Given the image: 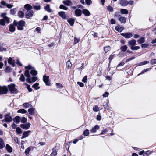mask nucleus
Wrapping results in <instances>:
<instances>
[{"mask_svg": "<svg viewBox=\"0 0 156 156\" xmlns=\"http://www.w3.org/2000/svg\"><path fill=\"white\" fill-rule=\"evenodd\" d=\"M14 25L17 26V29L18 30H23V27L25 26V22L23 20H21L18 23L14 20L13 22Z\"/></svg>", "mask_w": 156, "mask_h": 156, "instance_id": "obj_1", "label": "nucleus"}, {"mask_svg": "<svg viewBox=\"0 0 156 156\" xmlns=\"http://www.w3.org/2000/svg\"><path fill=\"white\" fill-rule=\"evenodd\" d=\"M9 91L13 94H16L18 92L17 90L15 88V85L11 83L8 86Z\"/></svg>", "mask_w": 156, "mask_h": 156, "instance_id": "obj_2", "label": "nucleus"}, {"mask_svg": "<svg viewBox=\"0 0 156 156\" xmlns=\"http://www.w3.org/2000/svg\"><path fill=\"white\" fill-rule=\"evenodd\" d=\"M25 69H26L25 71L24 74L26 77H30V75L28 70L34 69V68L32 67L30 65H29L28 66H25Z\"/></svg>", "mask_w": 156, "mask_h": 156, "instance_id": "obj_3", "label": "nucleus"}, {"mask_svg": "<svg viewBox=\"0 0 156 156\" xmlns=\"http://www.w3.org/2000/svg\"><path fill=\"white\" fill-rule=\"evenodd\" d=\"M8 91V89L6 86H0V94H5Z\"/></svg>", "mask_w": 156, "mask_h": 156, "instance_id": "obj_4", "label": "nucleus"}, {"mask_svg": "<svg viewBox=\"0 0 156 156\" xmlns=\"http://www.w3.org/2000/svg\"><path fill=\"white\" fill-rule=\"evenodd\" d=\"M10 113H9L6 114L4 117V121L7 122H10L12 120V118L11 116L10 115Z\"/></svg>", "mask_w": 156, "mask_h": 156, "instance_id": "obj_5", "label": "nucleus"}, {"mask_svg": "<svg viewBox=\"0 0 156 156\" xmlns=\"http://www.w3.org/2000/svg\"><path fill=\"white\" fill-rule=\"evenodd\" d=\"M121 35L126 38H130L133 36V34L130 32L122 33L120 34Z\"/></svg>", "mask_w": 156, "mask_h": 156, "instance_id": "obj_6", "label": "nucleus"}, {"mask_svg": "<svg viewBox=\"0 0 156 156\" xmlns=\"http://www.w3.org/2000/svg\"><path fill=\"white\" fill-rule=\"evenodd\" d=\"M34 14L33 11L32 10L27 11L26 13L25 16L27 18L29 19L30 18L32 17Z\"/></svg>", "mask_w": 156, "mask_h": 156, "instance_id": "obj_7", "label": "nucleus"}, {"mask_svg": "<svg viewBox=\"0 0 156 156\" xmlns=\"http://www.w3.org/2000/svg\"><path fill=\"white\" fill-rule=\"evenodd\" d=\"M49 76L44 75L43 76V80L45 82V84L47 86H49L50 85V83L49 80Z\"/></svg>", "mask_w": 156, "mask_h": 156, "instance_id": "obj_8", "label": "nucleus"}, {"mask_svg": "<svg viewBox=\"0 0 156 156\" xmlns=\"http://www.w3.org/2000/svg\"><path fill=\"white\" fill-rule=\"evenodd\" d=\"M30 124L27 123L26 124H22L20 125V126L22 129L25 130H27L29 129L30 127Z\"/></svg>", "mask_w": 156, "mask_h": 156, "instance_id": "obj_9", "label": "nucleus"}, {"mask_svg": "<svg viewBox=\"0 0 156 156\" xmlns=\"http://www.w3.org/2000/svg\"><path fill=\"white\" fill-rule=\"evenodd\" d=\"M119 3L122 6H126L128 5V1L126 0H120Z\"/></svg>", "mask_w": 156, "mask_h": 156, "instance_id": "obj_10", "label": "nucleus"}, {"mask_svg": "<svg viewBox=\"0 0 156 156\" xmlns=\"http://www.w3.org/2000/svg\"><path fill=\"white\" fill-rule=\"evenodd\" d=\"M128 43L129 46H134L136 44V41L134 39H132L129 41L128 42Z\"/></svg>", "mask_w": 156, "mask_h": 156, "instance_id": "obj_11", "label": "nucleus"}, {"mask_svg": "<svg viewBox=\"0 0 156 156\" xmlns=\"http://www.w3.org/2000/svg\"><path fill=\"white\" fill-rule=\"evenodd\" d=\"M8 62L9 64L12 65L13 67L15 66V61L13 60L12 58L9 57V58L8 59Z\"/></svg>", "mask_w": 156, "mask_h": 156, "instance_id": "obj_12", "label": "nucleus"}, {"mask_svg": "<svg viewBox=\"0 0 156 156\" xmlns=\"http://www.w3.org/2000/svg\"><path fill=\"white\" fill-rule=\"evenodd\" d=\"M115 30L119 32H121L124 29V28L121 26L118 25L115 27Z\"/></svg>", "mask_w": 156, "mask_h": 156, "instance_id": "obj_13", "label": "nucleus"}, {"mask_svg": "<svg viewBox=\"0 0 156 156\" xmlns=\"http://www.w3.org/2000/svg\"><path fill=\"white\" fill-rule=\"evenodd\" d=\"M82 12L86 16H89L90 15V13L87 9H84L82 10Z\"/></svg>", "mask_w": 156, "mask_h": 156, "instance_id": "obj_14", "label": "nucleus"}, {"mask_svg": "<svg viewBox=\"0 0 156 156\" xmlns=\"http://www.w3.org/2000/svg\"><path fill=\"white\" fill-rule=\"evenodd\" d=\"M62 3L63 4L67 6H69L72 5V2L70 0H64L63 1Z\"/></svg>", "mask_w": 156, "mask_h": 156, "instance_id": "obj_15", "label": "nucleus"}, {"mask_svg": "<svg viewBox=\"0 0 156 156\" xmlns=\"http://www.w3.org/2000/svg\"><path fill=\"white\" fill-rule=\"evenodd\" d=\"M75 13L76 16H80L82 14V11L80 9H77L75 10Z\"/></svg>", "mask_w": 156, "mask_h": 156, "instance_id": "obj_16", "label": "nucleus"}, {"mask_svg": "<svg viewBox=\"0 0 156 156\" xmlns=\"http://www.w3.org/2000/svg\"><path fill=\"white\" fill-rule=\"evenodd\" d=\"M44 9L45 11L49 13L51 12L52 11V9L50 8V5L49 4H47L45 6Z\"/></svg>", "mask_w": 156, "mask_h": 156, "instance_id": "obj_17", "label": "nucleus"}, {"mask_svg": "<svg viewBox=\"0 0 156 156\" xmlns=\"http://www.w3.org/2000/svg\"><path fill=\"white\" fill-rule=\"evenodd\" d=\"M5 148L6 150L9 153H11L12 151V148L8 144H6Z\"/></svg>", "mask_w": 156, "mask_h": 156, "instance_id": "obj_18", "label": "nucleus"}, {"mask_svg": "<svg viewBox=\"0 0 156 156\" xmlns=\"http://www.w3.org/2000/svg\"><path fill=\"white\" fill-rule=\"evenodd\" d=\"M21 118L20 116H17L15 117L13 119V121L17 124H18L20 122Z\"/></svg>", "mask_w": 156, "mask_h": 156, "instance_id": "obj_19", "label": "nucleus"}, {"mask_svg": "<svg viewBox=\"0 0 156 156\" xmlns=\"http://www.w3.org/2000/svg\"><path fill=\"white\" fill-rule=\"evenodd\" d=\"M100 127L98 125H95L94 127H93L91 130H90V131L92 133H95L97 129H99Z\"/></svg>", "mask_w": 156, "mask_h": 156, "instance_id": "obj_20", "label": "nucleus"}, {"mask_svg": "<svg viewBox=\"0 0 156 156\" xmlns=\"http://www.w3.org/2000/svg\"><path fill=\"white\" fill-rule=\"evenodd\" d=\"M58 14L62 19H66V16L65 13L63 11H61L58 12Z\"/></svg>", "mask_w": 156, "mask_h": 156, "instance_id": "obj_21", "label": "nucleus"}, {"mask_svg": "<svg viewBox=\"0 0 156 156\" xmlns=\"http://www.w3.org/2000/svg\"><path fill=\"white\" fill-rule=\"evenodd\" d=\"M15 30V28L14 26L13 25L10 24L9 25V30L10 32L13 33L14 32Z\"/></svg>", "mask_w": 156, "mask_h": 156, "instance_id": "obj_22", "label": "nucleus"}, {"mask_svg": "<svg viewBox=\"0 0 156 156\" xmlns=\"http://www.w3.org/2000/svg\"><path fill=\"white\" fill-rule=\"evenodd\" d=\"M30 132V131H25L23 133V136L21 137V139H23L28 136L29 135V133Z\"/></svg>", "mask_w": 156, "mask_h": 156, "instance_id": "obj_23", "label": "nucleus"}, {"mask_svg": "<svg viewBox=\"0 0 156 156\" xmlns=\"http://www.w3.org/2000/svg\"><path fill=\"white\" fill-rule=\"evenodd\" d=\"M5 147V144L3 140L0 138V149H2Z\"/></svg>", "mask_w": 156, "mask_h": 156, "instance_id": "obj_24", "label": "nucleus"}, {"mask_svg": "<svg viewBox=\"0 0 156 156\" xmlns=\"http://www.w3.org/2000/svg\"><path fill=\"white\" fill-rule=\"evenodd\" d=\"M119 20L121 23H124L126 21V18L124 17H121L119 18Z\"/></svg>", "mask_w": 156, "mask_h": 156, "instance_id": "obj_25", "label": "nucleus"}, {"mask_svg": "<svg viewBox=\"0 0 156 156\" xmlns=\"http://www.w3.org/2000/svg\"><path fill=\"white\" fill-rule=\"evenodd\" d=\"M35 110V109L34 108H31L29 109L28 111L30 115H33L34 114Z\"/></svg>", "mask_w": 156, "mask_h": 156, "instance_id": "obj_26", "label": "nucleus"}, {"mask_svg": "<svg viewBox=\"0 0 156 156\" xmlns=\"http://www.w3.org/2000/svg\"><path fill=\"white\" fill-rule=\"evenodd\" d=\"M24 8L28 11H30V10L32 8V7L29 4H26L25 5Z\"/></svg>", "mask_w": 156, "mask_h": 156, "instance_id": "obj_27", "label": "nucleus"}, {"mask_svg": "<svg viewBox=\"0 0 156 156\" xmlns=\"http://www.w3.org/2000/svg\"><path fill=\"white\" fill-rule=\"evenodd\" d=\"M145 41V39L144 37H141L137 40V42L140 44H141Z\"/></svg>", "mask_w": 156, "mask_h": 156, "instance_id": "obj_28", "label": "nucleus"}, {"mask_svg": "<svg viewBox=\"0 0 156 156\" xmlns=\"http://www.w3.org/2000/svg\"><path fill=\"white\" fill-rule=\"evenodd\" d=\"M120 12L122 14H127L128 13V11L127 9H122L120 10Z\"/></svg>", "mask_w": 156, "mask_h": 156, "instance_id": "obj_29", "label": "nucleus"}, {"mask_svg": "<svg viewBox=\"0 0 156 156\" xmlns=\"http://www.w3.org/2000/svg\"><path fill=\"white\" fill-rule=\"evenodd\" d=\"M68 23L70 24L71 26H72L74 24V19L70 18L67 21Z\"/></svg>", "mask_w": 156, "mask_h": 156, "instance_id": "obj_30", "label": "nucleus"}, {"mask_svg": "<svg viewBox=\"0 0 156 156\" xmlns=\"http://www.w3.org/2000/svg\"><path fill=\"white\" fill-rule=\"evenodd\" d=\"M149 63V61H144V62L138 63L136 64L137 66H140L147 64Z\"/></svg>", "mask_w": 156, "mask_h": 156, "instance_id": "obj_31", "label": "nucleus"}, {"mask_svg": "<svg viewBox=\"0 0 156 156\" xmlns=\"http://www.w3.org/2000/svg\"><path fill=\"white\" fill-rule=\"evenodd\" d=\"M127 48L126 45H124L121 47L120 49L122 51L125 52L126 51Z\"/></svg>", "mask_w": 156, "mask_h": 156, "instance_id": "obj_32", "label": "nucleus"}, {"mask_svg": "<svg viewBox=\"0 0 156 156\" xmlns=\"http://www.w3.org/2000/svg\"><path fill=\"white\" fill-rule=\"evenodd\" d=\"M32 87L36 90H38L40 88L39 87V83H36L34 84L33 86Z\"/></svg>", "mask_w": 156, "mask_h": 156, "instance_id": "obj_33", "label": "nucleus"}, {"mask_svg": "<svg viewBox=\"0 0 156 156\" xmlns=\"http://www.w3.org/2000/svg\"><path fill=\"white\" fill-rule=\"evenodd\" d=\"M17 112L18 113H27V111L24 109H21L17 111Z\"/></svg>", "mask_w": 156, "mask_h": 156, "instance_id": "obj_34", "label": "nucleus"}, {"mask_svg": "<svg viewBox=\"0 0 156 156\" xmlns=\"http://www.w3.org/2000/svg\"><path fill=\"white\" fill-rule=\"evenodd\" d=\"M152 151H148L145 152H144V154L143 156H148L149 155H150L151 153H152Z\"/></svg>", "mask_w": 156, "mask_h": 156, "instance_id": "obj_35", "label": "nucleus"}, {"mask_svg": "<svg viewBox=\"0 0 156 156\" xmlns=\"http://www.w3.org/2000/svg\"><path fill=\"white\" fill-rule=\"evenodd\" d=\"M104 51H105V53H107L109 51L110 49V47L108 45L107 46H105L104 47Z\"/></svg>", "mask_w": 156, "mask_h": 156, "instance_id": "obj_36", "label": "nucleus"}, {"mask_svg": "<svg viewBox=\"0 0 156 156\" xmlns=\"http://www.w3.org/2000/svg\"><path fill=\"white\" fill-rule=\"evenodd\" d=\"M30 73L32 75L35 76L37 74V73L36 71L33 69L30 71Z\"/></svg>", "mask_w": 156, "mask_h": 156, "instance_id": "obj_37", "label": "nucleus"}, {"mask_svg": "<svg viewBox=\"0 0 156 156\" xmlns=\"http://www.w3.org/2000/svg\"><path fill=\"white\" fill-rule=\"evenodd\" d=\"M11 71V68H10L9 66H7L5 70V71L6 73H9Z\"/></svg>", "mask_w": 156, "mask_h": 156, "instance_id": "obj_38", "label": "nucleus"}, {"mask_svg": "<svg viewBox=\"0 0 156 156\" xmlns=\"http://www.w3.org/2000/svg\"><path fill=\"white\" fill-rule=\"evenodd\" d=\"M130 48L131 50H136L138 49H139L140 48V47L139 46H131Z\"/></svg>", "mask_w": 156, "mask_h": 156, "instance_id": "obj_39", "label": "nucleus"}, {"mask_svg": "<svg viewBox=\"0 0 156 156\" xmlns=\"http://www.w3.org/2000/svg\"><path fill=\"white\" fill-rule=\"evenodd\" d=\"M18 16L19 17L22 18L24 16V13L22 11H20L18 12Z\"/></svg>", "mask_w": 156, "mask_h": 156, "instance_id": "obj_40", "label": "nucleus"}, {"mask_svg": "<svg viewBox=\"0 0 156 156\" xmlns=\"http://www.w3.org/2000/svg\"><path fill=\"white\" fill-rule=\"evenodd\" d=\"M72 66V64L70 61H68L66 62V66L68 68V69L71 67Z\"/></svg>", "mask_w": 156, "mask_h": 156, "instance_id": "obj_41", "label": "nucleus"}, {"mask_svg": "<svg viewBox=\"0 0 156 156\" xmlns=\"http://www.w3.org/2000/svg\"><path fill=\"white\" fill-rule=\"evenodd\" d=\"M107 9L111 12H113L114 11L113 7L110 5H109L107 7Z\"/></svg>", "mask_w": 156, "mask_h": 156, "instance_id": "obj_42", "label": "nucleus"}, {"mask_svg": "<svg viewBox=\"0 0 156 156\" xmlns=\"http://www.w3.org/2000/svg\"><path fill=\"white\" fill-rule=\"evenodd\" d=\"M34 8L36 10H39L40 9L41 6L40 5H34L33 6Z\"/></svg>", "mask_w": 156, "mask_h": 156, "instance_id": "obj_43", "label": "nucleus"}, {"mask_svg": "<svg viewBox=\"0 0 156 156\" xmlns=\"http://www.w3.org/2000/svg\"><path fill=\"white\" fill-rule=\"evenodd\" d=\"M16 131L17 133L18 134H20L22 133L21 129L19 127H18L16 128Z\"/></svg>", "mask_w": 156, "mask_h": 156, "instance_id": "obj_44", "label": "nucleus"}, {"mask_svg": "<svg viewBox=\"0 0 156 156\" xmlns=\"http://www.w3.org/2000/svg\"><path fill=\"white\" fill-rule=\"evenodd\" d=\"M20 80L22 82H24L25 81V78L23 74H21V76L20 78Z\"/></svg>", "mask_w": 156, "mask_h": 156, "instance_id": "obj_45", "label": "nucleus"}, {"mask_svg": "<svg viewBox=\"0 0 156 156\" xmlns=\"http://www.w3.org/2000/svg\"><path fill=\"white\" fill-rule=\"evenodd\" d=\"M89 130L86 129V130L84 131L83 134L85 136H87L89 134Z\"/></svg>", "mask_w": 156, "mask_h": 156, "instance_id": "obj_46", "label": "nucleus"}, {"mask_svg": "<svg viewBox=\"0 0 156 156\" xmlns=\"http://www.w3.org/2000/svg\"><path fill=\"white\" fill-rule=\"evenodd\" d=\"M5 24V21L3 19H2L0 20V25L2 26H4Z\"/></svg>", "mask_w": 156, "mask_h": 156, "instance_id": "obj_47", "label": "nucleus"}, {"mask_svg": "<svg viewBox=\"0 0 156 156\" xmlns=\"http://www.w3.org/2000/svg\"><path fill=\"white\" fill-rule=\"evenodd\" d=\"M27 119L24 117H22L21 119V122L23 123H25L27 122Z\"/></svg>", "mask_w": 156, "mask_h": 156, "instance_id": "obj_48", "label": "nucleus"}, {"mask_svg": "<svg viewBox=\"0 0 156 156\" xmlns=\"http://www.w3.org/2000/svg\"><path fill=\"white\" fill-rule=\"evenodd\" d=\"M59 8L61 9H63L65 10H67L68 9V8L65 6L63 5H61L59 6Z\"/></svg>", "mask_w": 156, "mask_h": 156, "instance_id": "obj_49", "label": "nucleus"}, {"mask_svg": "<svg viewBox=\"0 0 156 156\" xmlns=\"http://www.w3.org/2000/svg\"><path fill=\"white\" fill-rule=\"evenodd\" d=\"M30 150H31V149H30V147L26 149L25 150V154L26 155L28 154L29 153L30 151Z\"/></svg>", "mask_w": 156, "mask_h": 156, "instance_id": "obj_50", "label": "nucleus"}, {"mask_svg": "<svg viewBox=\"0 0 156 156\" xmlns=\"http://www.w3.org/2000/svg\"><path fill=\"white\" fill-rule=\"evenodd\" d=\"M30 105V104L28 103H25L23 104V107L26 108L29 107Z\"/></svg>", "mask_w": 156, "mask_h": 156, "instance_id": "obj_51", "label": "nucleus"}, {"mask_svg": "<svg viewBox=\"0 0 156 156\" xmlns=\"http://www.w3.org/2000/svg\"><path fill=\"white\" fill-rule=\"evenodd\" d=\"M80 41V40L77 38L75 37L74 38V44H75L78 43Z\"/></svg>", "mask_w": 156, "mask_h": 156, "instance_id": "obj_52", "label": "nucleus"}, {"mask_svg": "<svg viewBox=\"0 0 156 156\" xmlns=\"http://www.w3.org/2000/svg\"><path fill=\"white\" fill-rule=\"evenodd\" d=\"M26 86H27V89L28 91L29 92H31L32 90V89L30 88V86L28 84H27Z\"/></svg>", "mask_w": 156, "mask_h": 156, "instance_id": "obj_53", "label": "nucleus"}, {"mask_svg": "<svg viewBox=\"0 0 156 156\" xmlns=\"http://www.w3.org/2000/svg\"><path fill=\"white\" fill-rule=\"evenodd\" d=\"M30 77H27V78L26 79V80L27 82L29 83H31V78H30Z\"/></svg>", "mask_w": 156, "mask_h": 156, "instance_id": "obj_54", "label": "nucleus"}, {"mask_svg": "<svg viewBox=\"0 0 156 156\" xmlns=\"http://www.w3.org/2000/svg\"><path fill=\"white\" fill-rule=\"evenodd\" d=\"M150 63L151 65L156 64V59H153L151 60Z\"/></svg>", "mask_w": 156, "mask_h": 156, "instance_id": "obj_55", "label": "nucleus"}, {"mask_svg": "<svg viewBox=\"0 0 156 156\" xmlns=\"http://www.w3.org/2000/svg\"><path fill=\"white\" fill-rule=\"evenodd\" d=\"M37 80V77L35 76H33L31 78L32 83L36 81Z\"/></svg>", "mask_w": 156, "mask_h": 156, "instance_id": "obj_56", "label": "nucleus"}, {"mask_svg": "<svg viewBox=\"0 0 156 156\" xmlns=\"http://www.w3.org/2000/svg\"><path fill=\"white\" fill-rule=\"evenodd\" d=\"M85 2L87 5H90L92 3L91 0H85Z\"/></svg>", "mask_w": 156, "mask_h": 156, "instance_id": "obj_57", "label": "nucleus"}, {"mask_svg": "<svg viewBox=\"0 0 156 156\" xmlns=\"http://www.w3.org/2000/svg\"><path fill=\"white\" fill-rule=\"evenodd\" d=\"M57 154V152L55 151H53L51 154V156H56Z\"/></svg>", "mask_w": 156, "mask_h": 156, "instance_id": "obj_58", "label": "nucleus"}, {"mask_svg": "<svg viewBox=\"0 0 156 156\" xmlns=\"http://www.w3.org/2000/svg\"><path fill=\"white\" fill-rule=\"evenodd\" d=\"M5 21V22H7L8 23H9V19L7 17H5L3 19Z\"/></svg>", "mask_w": 156, "mask_h": 156, "instance_id": "obj_59", "label": "nucleus"}, {"mask_svg": "<svg viewBox=\"0 0 156 156\" xmlns=\"http://www.w3.org/2000/svg\"><path fill=\"white\" fill-rule=\"evenodd\" d=\"M15 142L17 143H19L20 142L19 141L18 138L17 137L15 136L13 138Z\"/></svg>", "mask_w": 156, "mask_h": 156, "instance_id": "obj_60", "label": "nucleus"}, {"mask_svg": "<svg viewBox=\"0 0 156 156\" xmlns=\"http://www.w3.org/2000/svg\"><path fill=\"white\" fill-rule=\"evenodd\" d=\"M56 85L57 86V87L59 88H62L63 87L62 85L60 83H56Z\"/></svg>", "mask_w": 156, "mask_h": 156, "instance_id": "obj_61", "label": "nucleus"}, {"mask_svg": "<svg viewBox=\"0 0 156 156\" xmlns=\"http://www.w3.org/2000/svg\"><path fill=\"white\" fill-rule=\"evenodd\" d=\"M120 16V13L118 12H115L114 15V16L115 17H119Z\"/></svg>", "mask_w": 156, "mask_h": 156, "instance_id": "obj_62", "label": "nucleus"}, {"mask_svg": "<svg viewBox=\"0 0 156 156\" xmlns=\"http://www.w3.org/2000/svg\"><path fill=\"white\" fill-rule=\"evenodd\" d=\"M87 76H85L82 79V81L84 83H86L87 82Z\"/></svg>", "mask_w": 156, "mask_h": 156, "instance_id": "obj_63", "label": "nucleus"}, {"mask_svg": "<svg viewBox=\"0 0 156 156\" xmlns=\"http://www.w3.org/2000/svg\"><path fill=\"white\" fill-rule=\"evenodd\" d=\"M99 109L98 107L97 106H95L93 108V110L95 112H97Z\"/></svg>", "mask_w": 156, "mask_h": 156, "instance_id": "obj_64", "label": "nucleus"}]
</instances>
